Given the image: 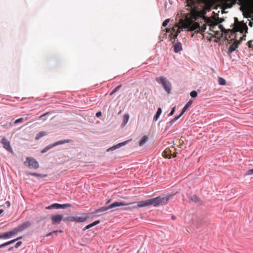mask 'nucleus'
<instances>
[{
    "mask_svg": "<svg viewBox=\"0 0 253 253\" xmlns=\"http://www.w3.org/2000/svg\"><path fill=\"white\" fill-rule=\"evenodd\" d=\"M22 236H20V237H18L16 239H15L14 240H12V241H14V243L16 241L19 240V239H22Z\"/></svg>",
    "mask_w": 253,
    "mask_h": 253,
    "instance_id": "obj_47",
    "label": "nucleus"
},
{
    "mask_svg": "<svg viewBox=\"0 0 253 253\" xmlns=\"http://www.w3.org/2000/svg\"><path fill=\"white\" fill-rule=\"evenodd\" d=\"M177 35H175L174 36V39H176V38H177Z\"/></svg>",
    "mask_w": 253,
    "mask_h": 253,
    "instance_id": "obj_56",
    "label": "nucleus"
},
{
    "mask_svg": "<svg viewBox=\"0 0 253 253\" xmlns=\"http://www.w3.org/2000/svg\"><path fill=\"white\" fill-rule=\"evenodd\" d=\"M130 141H131V139L130 140H126V141H125L124 142H121V143H119L112 147H111L109 148H108L107 149V152H109L110 151H113V150H116L118 148H120L122 146H125V145H126V144L128 143V142H129Z\"/></svg>",
    "mask_w": 253,
    "mask_h": 253,
    "instance_id": "obj_10",
    "label": "nucleus"
},
{
    "mask_svg": "<svg viewBox=\"0 0 253 253\" xmlns=\"http://www.w3.org/2000/svg\"><path fill=\"white\" fill-rule=\"evenodd\" d=\"M190 95L192 98H195L197 96L198 93L196 91L193 90L191 91V92L190 93Z\"/></svg>",
    "mask_w": 253,
    "mask_h": 253,
    "instance_id": "obj_31",
    "label": "nucleus"
},
{
    "mask_svg": "<svg viewBox=\"0 0 253 253\" xmlns=\"http://www.w3.org/2000/svg\"><path fill=\"white\" fill-rule=\"evenodd\" d=\"M162 112V109L161 108H158L156 113L161 115Z\"/></svg>",
    "mask_w": 253,
    "mask_h": 253,
    "instance_id": "obj_42",
    "label": "nucleus"
},
{
    "mask_svg": "<svg viewBox=\"0 0 253 253\" xmlns=\"http://www.w3.org/2000/svg\"><path fill=\"white\" fill-rule=\"evenodd\" d=\"M63 216L61 214H56L52 215L51 217L52 223L53 224H58L62 221Z\"/></svg>",
    "mask_w": 253,
    "mask_h": 253,
    "instance_id": "obj_8",
    "label": "nucleus"
},
{
    "mask_svg": "<svg viewBox=\"0 0 253 253\" xmlns=\"http://www.w3.org/2000/svg\"><path fill=\"white\" fill-rule=\"evenodd\" d=\"M5 237H6L5 234H4V233H3L2 234H0V239H6L5 238Z\"/></svg>",
    "mask_w": 253,
    "mask_h": 253,
    "instance_id": "obj_43",
    "label": "nucleus"
},
{
    "mask_svg": "<svg viewBox=\"0 0 253 253\" xmlns=\"http://www.w3.org/2000/svg\"><path fill=\"white\" fill-rule=\"evenodd\" d=\"M71 142V140L70 139H66V140H61L56 142H55L54 143L52 144H50L47 146H46L47 148H48V150L50 149L51 148L57 146L59 145H62L66 143H70Z\"/></svg>",
    "mask_w": 253,
    "mask_h": 253,
    "instance_id": "obj_7",
    "label": "nucleus"
},
{
    "mask_svg": "<svg viewBox=\"0 0 253 253\" xmlns=\"http://www.w3.org/2000/svg\"><path fill=\"white\" fill-rule=\"evenodd\" d=\"M0 143L5 149L12 154L13 153V150L10 146V142L7 138L5 137L2 138L0 141Z\"/></svg>",
    "mask_w": 253,
    "mask_h": 253,
    "instance_id": "obj_5",
    "label": "nucleus"
},
{
    "mask_svg": "<svg viewBox=\"0 0 253 253\" xmlns=\"http://www.w3.org/2000/svg\"><path fill=\"white\" fill-rule=\"evenodd\" d=\"M29 174L32 175V176L38 177H44L46 176V175L42 174L41 173H38L36 172H29Z\"/></svg>",
    "mask_w": 253,
    "mask_h": 253,
    "instance_id": "obj_23",
    "label": "nucleus"
},
{
    "mask_svg": "<svg viewBox=\"0 0 253 253\" xmlns=\"http://www.w3.org/2000/svg\"><path fill=\"white\" fill-rule=\"evenodd\" d=\"M237 47H238V44L235 42L233 43L230 46V47L228 49V52L229 53L233 52V51H234L236 50V49Z\"/></svg>",
    "mask_w": 253,
    "mask_h": 253,
    "instance_id": "obj_19",
    "label": "nucleus"
},
{
    "mask_svg": "<svg viewBox=\"0 0 253 253\" xmlns=\"http://www.w3.org/2000/svg\"><path fill=\"white\" fill-rule=\"evenodd\" d=\"M22 242L21 241L18 242L14 246L15 248H18L22 245Z\"/></svg>",
    "mask_w": 253,
    "mask_h": 253,
    "instance_id": "obj_39",
    "label": "nucleus"
},
{
    "mask_svg": "<svg viewBox=\"0 0 253 253\" xmlns=\"http://www.w3.org/2000/svg\"><path fill=\"white\" fill-rule=\"evenodd\" d=\"M173 124V123L171 120L169 122L167 123L165 131H167V130H168L172 126Z\"/></svg>",
    "mask_w": 253,
    "mask_h": 253,
    "instance_id": "obj_28",
    "label": "nucleus"
},
{
    "mask_svg": "<svg viewBox=\"0 0 253 253\" xmlns=\"http://www.w3.org/2000/svg\"><path fill=\"white\" fill-rule=\"evenodd\" d=\"M243 40H245V38H244V36H243L242 37H241V38H240V41H243Z\"/></svg>",
    "mask_w": 253,
    "mask_h": 253,
    "instance_id": "obj_52",
    "label": "nucleus"
},
{
    "mask_svg": "<svg viewBox=\"0 0 253 253\" xmlns=\"http://www.w3.org/2000/svg\"><path fill=\"white\" fill-rule=\"evenodd\" d=\"M47 134V133L45 131H40L39 133L37 134L35 136V139L38 140L40 139L42 137L46 136Z\"/></svg>",
    "mask_w": 253,
    "mask_h": 253,
    "instance_id": "obj_18",
    "label": "nucleus"
},
{
    "mask_svg": "<svg viewBox=\"0 0 253 253\" xmlns=\"http://www.w3.org/2000/svg\"><path fill=\"white\" fill-rule=\"evenodd\" d=\"M121 86H122L121 84H120V85L117 86L115 88H114L113 89V90L112 91V92H111V93H110V95H112L113 93H114L115 92L117 91L121 87Z\"/></svg>",
    "mask_w": 253,
    "mask_h": 253,
    "instance_id": "obj_30",
    "label": "nucleus"
},
{
    "mask_svg": "<svg viewBox=\"0 0 253 253\" xmlns=\"http://www.w3.org/2000/svg\"><path fill=\"white\" fill-rule=\"evenodd\" d=\"M160 116V115H159L156 113V114L155 115L154 117H153V121H155V122L157 121L159 119Z\"/></svg>",
    "mask_w": 253,
    "mask_h": 253,
    "instance_id": "obj_35",
    "label": "nucleus"
},
{
    "mask_svg": "<svg viewBox=\"0 0 253 253\" xmlns=\"http://www.w3.org/2000/svg\"><path fill=\"white\" fill-rule=\"evenodd\" d=\"M84 216H68L64 220L65 221H75L76 222H84L86 220V219L89 217V216L86 214H84Z\"/></svg>",
    "mask_w": 253,
    "mask_h": 253,
    "instance_id": "obj_4",
    "label": "nucleus"
},
{
    "mask_svg": "<svg viewBox=\"0 0 253 253\" xmlns=\"http://www.w3.org/2000/svg\"><path fill=\"white\" fill-rule=\"evenodd\" d=\"M218 82L219 84L221 85H225L226 84V81L222 78L219 77L218 79Z\"/></svg>",
    "mask_w": 253,
    "mask_h": 253,
    "instance_id": "obj_26",
    "label": "nucleus"
},
{
    "mask_svg": "<svg viewBox=\"0 0 253 253\" xmlns=\"http://www.w3.org/2000/svg\"><path fill=\"white\" fill-rule=\"evenodd\" d=\"M24 165L30 169H36L39 168V164L38 161L32 157H28L26 158Z\"/></svg>",
    "mask_w": 253,
    "mask_h": 253,
    "instance_id": "obj_3",
    "label": "nucleus"
},
{
    "mask_svg": "<svg viewBox=\"0 0 253 253\" xmlns=\"http://www.w3.org/2000/svg\"><path fill=\"white\" fill-rule=\"evenodd\" d=\"M149 206H150L148 199L144 201H140L137 203V207L138 208H143Z\"/></svg>",
    "mask_w": 253,
    "mask_h": 253,
    "instance_id": "obj_13",
    "label": "nucleus"
},
{
    "mask_svg": "<svg viewBox=\"0 0 253 253\" xmlns=\"http://www.w3.org/2000/svg\"><path fill=\"white\" fill-rule=\"evenodd\" d=\"M59 204L58 203H54L51 204V205L46 207V209L51 210V209H59Z\"/></svg>",
    "mask_w": 253,
    "mask_h": 253,
    "instance_id": "obj_20",
    "label": "nucleus"
},
{
    "mask_svg": "<svg viewBox=\"0 0 253 253\" xmlns=\"http://www.w3.org/2000/svg\"><path fill=\"white\" fill-rule=\"evenodd\" d=\"M23 120L24 119L22 118H19L15 121L14 124H18L21 123L23 121Z\"/></svg>",
    "mask_w": 253,
    "mask_h": 253,
    "instance_id": "obj_37",
    "label": "nucleus"
},
{
    "mask_svg": "<svg viewBox=\"0 0 253 253\" xmlns=\"http://www.w3.org/2000/svg\"><path fill=\"white\" fill-rule=\"evenodd\" d=\"M102 115V113L101 112H98L96 113V116L97 117H99Z\"/></svg>",
    "mask_w": 253,
    "mask_h": 253,
    "instance_id": "obj_45",
    "label": "nucleus"
},
{
    "mask_svg": "<svg viewBox=\"0 0 253 253\" xmlns=\"http://www.w3.org/2000/svg\"><path fill=\"white\" fill-rule=\"evenodd\" d=\"M14 248V247H10V248H9L8 251H9V252L12 251L13 250Z\"/></svg>",
    "mask_w": 253,
    "mask_h": 253,
    "instance_id": "obj_50",
    "label": "nucleus"
},
{
    "mask_svg": "<svg viewBox=\"0 0 253 253\" xmlns=\"http://www.w3.org/2000/svg\"><path fill=\"white\" fill-rule=\"evenodd\" d=\"M169 19H166L163 22V24H162V26L163 27H166L168 23H169Z\"/></svg>",
    "mask_w": 253,
    "mask_h": 253,
    "instance_id": "obj_34",
    "label": "nucleus"
},
{
    "mask_svg": "<svg viewBox=\"0 0 253 253\" xmlns=\"http://www.w3.org/2000/svg\"><path fill=\"white\" fill-rule=\"evenodd\" d=\"M48 114H49V113H46L42 114L39 117V120H41L43 122L46 121L47 119L46 116L48 115Z\"/></svg>",
    "mask_w": 253,
    "mask_h": 253,
    "instance_id": "obj_29",
    "label": "nucleus"
},
{
    "mask_svg": "<svg viewBox=\"0 0 253 253\" xmlns=\"http://www.w3.org/2000/svg\"><path fill=\"white\" fill-rule=\"evenodd\" d=\"M175 218H176V217L174 215H172L171 216V219H172L174 220V219H175Z\"/></svg>",
    "mask_w": 253,
    "mask_h": 253,
    "instance_id": "obj_53",
    "label": "nucleus"
},
{
    "mask_svg": "<svg viewBox=\"0 0 253 253\" xmlns=\"http://www.w3.org/2000/svg\"><path fill=\"white\" fill-rule=\"evenodd\" d=\"M100 222V221L99 220L94 221L92 223H91L93 226H94L96 225L97 224H99Z\"/></svg>",
    "mask_w": 253,
    "mask_h": 253,
    "instance_id": "obj_40",
    "label": "nucleus"
},
{
    "mask_svg": "<svg viewBox=\"0 0 253 253\" xmlns=\"http://www.w3.org/2000/svg\"><path fill=\"white\" fill-rule=\"evenodd\" d=\"M182 114L180 113L178 115L175 116L173 119L171 121L174 123L176 122L178 119H179L182 116Z\"/></svg>",
    "mask_w": 253,
    "mask_h": 253,
    "instance_id": "obj_32",
    "label": "nucleus"
},
{
    "mask_svg": "<svg viewBox=\"0 0 253 253\" xmlns=\"http://www.w3.org/2000/svg\"><path fill=\"white\" fill-rule=\"evenodd\" d=\"M129 118V116L128 114H124L123 116V122L122 125L123 126H125L128 122Z\"/></svg>",
    "mask_w": 253,
    "mask_h": 253,
    "instance_id": "obj_21",
    "label": "nucleus"
},
{
    "mask_svg": "<svg viewBox=\"0 0 253 253\" xmlns=\"http://www.w3.org/2000/svg\"><path fill=\"white\" fill-rule=\"evenodd\" d=\"M175 107H174L171 110V111L170 112V113L169 114V116H171L172 115H173V114L174 113V112H175Z\"/></svg>",
    "mask_w": 253,
    "mask_h": 253,
    "instance_id": "obj_38",
    "label": "nucleus"
},
{
    "mask_svg": "<svg viewBox=\"0 0 253 253\" xmlns=\"http://www.w3.org/2000/svg\"><path fill=\"white\" fill-rule=\"evenodd\" d=\"M129 204H126V203H125L124 202H115L112 203L111 204H110L109 206H108V207H109V209H112L118 207L122 206H126V205H128Z\"/></svg>",
    "mask_w": 253,
    "mask_h": 253,
    "instance_id": "obj_11",
    "label": "nucleus"
},
{
    "mask_svg": "<svg viewBox=\"0 0 253 253\" xmlns=\"http://www.w3.org/2000/svg\"><path fill=\"white\" fill-rule=\"evenodd\" d=\"M249 2L252 5H253V0H249Z\"/></svg>",
    "mask_w": 253,
    "mask_h": 253,
    "instance_id": "obj_51",
    "label": "nucleus"
},
{
    "mask_svg": "<svg viewBox=\"0 0 253 253\" xmlns=\"http://www.w3.org/2000/svg\"><path fill=\"white\" fill-rule=\"evenodd\" d=\"M18 233V231H17L16 228H14L12 230L10 231L9 232H4L6 239L10 238L13 235Z\"/></svg>",
    "mask_w": 253,
    "mask_h": 253,
    "instance_id": "obj_14",
    "label": "nucleus"
},
{
    "mask_svg": "<svg viewBox=\"0 0 253 253\" xmlns=\"http://www.w3.org/2000/svg\"><path fill=\"white\" fill-rule=\"evenodd\" d=\"M109 210L108 206L107 207H102L97 210H96L93 212V214L104 212L106 211L107 210Z\"/></svg>",
    "mask_w": 253,
    "mask_h": 253,
    "instance_id": "obj_16",
    "label": "nucleus"
},
{
    "mask_svg": "<svg viewBox=\"0 0 253 253\" xmlns=\"http://www.w3.org/2000/svg\"><path fill=\"white\" fill-rule=\"evenodd\" d=\"M3 212V210L0 209V214H1Z\"/></svg>",
    "mask_w": 253,
    "mask_h": 253,
    "instance_id": "obj_54",
    "label": "nucleus"
},
{
    "mask_svg": "<svg viewBox=\"0 0 253 253\" xmlns=\"http://www.w3.org/2000/svg\"><path fill=\"white\" fill-rule=\"evenodd\" d=\"M252 41H251L248 42V46H249V47H253V45H252Z\"/></svg>",
    "mask_w": 253,
    "mask_h": 253,
    "instance_id": "obj_46",
    "label": "nucleus"
},
{
    "mask_svg": "<svg viewBox=\"0 0 253 253\" xmlns=\"http://www.w3.org/2000/svg\"><path fill=\"white\" fill-rule=\"evenodd\" d=\"M234 20H235V22H237V21H238V18H236V17H235V18H234Z\"/></svg>",
    "mask_w": 253,
    "mask_h": 253,
    "instance_id": "obj_55",
    "label": "nucleus"
},
{
    "mask_svg": "<svg viewBox=\"0 0 253 253\" xmlns=\"http://www.w3.org/2000/svg\"><path fill=\"white\" fill-rule=\"evenodd\" d=\"M182 50V44L180 42L177 41L174 45H173V51L175 53L180 52Z\"/></svg>",
    "mask_w": 253,
    "mask_h": 253,
    "instance_id": "obj_12",
    "label": "nucleus"
},
{
    "mask_svg": "<svg viewBox=\"0 0 253 253\" xmlns=\"http://www.w3.org/2000/svg\"><path fill=\"white\" fill-rule=\"evenodd\" d=\"M249 26L251 27H252L253 26V22L250 21L249 23Z\"/></svg>",
    "mask_w": 253,
    "mask_h": 253,
    "instance_id": "obj_48",
    "label": "nucleus"
},
{
    "mask_svg": "<svg viewBox=\"0 0 253 253\" xmlns=\"http://www.w3.org/2000/svg\"><path fill=\"white\" fill-rule=\"evenodd\" d=\"M219 28H222V25H219Z\"/></svg>",
    "mask_w": 253,
    "mask_h": 253,
    "instance_id": "obj_58",
    "label": "nucleus"
},
{
    "mask_svg": "<svg viewBox=\"0 0 253 253\" xmlns=\"http://www.w3.org/2000/svg\"><path fill=\"white\" fill-rule=\"evenodd\" d=\"M192 103H193V101L191 100H189L188 102H187V103L185 105V106L182 108L180 113L182 114V115H183L186 112V111L188 109V108L192 105Z\"/></svg>",
    "mask_w": 253,
    "mask_h": 253,
    "instance_id": "obj_17",
    "label": "nucleus"
},
{
    "mask_svg": "<svg viewBox=\"0 0 253 253\" xmlns=\"http://www.w3.org/2000/svg\"><path fill=\"white\" fill-rule=\"evenodd\" d=\"M14 243V241H9L8 242H7L6 243H4L2 244H1L0 245V248H3V247H5L8 245H10Z\"/></svg>",
    "mask_w": 253,
    "mask_h": 253,
    "instance_id": "obj_27",
    "label": "nucleus"
},
{
    "mask_svg": "<svg viewBox=\"0 0 253 253\" xmlns=\"http://www.w3.org/2000/svg\"><path fill=\"white\" fill-rule=\"evenodd\" d=\"M58 232H62V231L61 230H55V231H53V232H49L46 234H45V235H44L43 237H49V236H50L53 234H56L57 235V233Z\"/></svg>",
    "mask_w": 253,
    "mask_h": 253,
    "instance_id": "obj_25",
    "label": "nucleus"
},
{
    "mask_svg": "<svg viewBox=\"0 0 253 253\" xmlns=\"http://www.w3.org/2000/svg\"><path fill=\"white\" fill-rule=\"evenodd\" d=\"M110 200H111L110 199V200H109L108 201H107L106 202V204H108V203H109L110 202Z\"/></svg>",
    "mask_w": 253,
    "mask_h": 253,
    "instance_id": "obj_57",
    "label": "nucleus"
},
{
    "mask_svg": "<svg viewBox=\"0 0 253 253\" xmlns=\"http://www.w3.org/2000/svg\"><path fill=\"white\" fill-rule=\"evenodd\" d=\"M189 200L194 203H200V204H202V201H201L200 198L196 195H193L189 197Z\"/></svg>",
    "mask_w": 253,
    "mask_h": 253,
    "instance_id": "obj_15",
    "label": "nucleus"
},
{
    "mask_svg": "<svg viewBox=\"0 0 253 253\" xmlns=\"http://www.w3.org/2000/svg\"><path fill=\"white\" fill-rule=\"evenodd\" d=\"M243 28H244V29H243L242 31V33H243L244 32V30H246L247 31L248 30V27L247 26V25L246 24H245L243 26Z\"/></svg>",
    "mask_w": 253,
    "mask_h": 253,
    "instance_id": "obj_44",
    "label": "nucleus"
},
{
    "mask_svg": "<svg viewBox=\"0 0 253 253\" xmlns=\"http://www.w3.org/2000/svg\"><path fill=\"white\" fill-rule=\"evenodd\" d=\"M5 204L8 207H9L10 206V203L9 201H6L5 202Z\"/></svg>",
    "mask_w": 253,
    "mask_h": 253,
    "instance_id": "obj_49",
    "label": "nucleus"
},
{
    "mask_svg": "<svg viewBox=\"0 0 253 253\" xmlns=\"http://www.w3.org/2000/svg\"><path fill=\"white\" fill-rule=\"evenodd\" d=\"M48 150V148H47V147L46 146L42 150H41V152L42 153H44L46 152H47Z\"/></svg>",
    "mask_w": 253,
    "mask_h": 253,
    "instance_id": "obj_41",
    "label": "nucleus"
},
{
    "mask_svg": "<svg viewBox=\"0 0 253 253\" xmlns=\"http://www.w3.org/2000/svg\"><path fill=\"white\" fill-rule=\"evenodd\" d=\"M186 6L189 11H192L196 8L197 1L196 0H186Z\"/></svg>",
    "mask_w": 253,
    "mask_h": 253,
    "instance_id": "obj_6",
    "label": "nucleus"
},
{
    "mask_svg": "<svg viewBox=\"0 0 253 253\" xmlns=\"http://www.w3.org/2000/svg\"><path fill=\"white\" fill-rule=\"evenodd\" d=\"M93 227V226H92V224L90 223V224L85 226L84 227V228L83 229V230L84 231V230L88 229H89V228H90L91 227Z\"/></svg>",
    "mask_w": 253,
    "mask_h": 253,
    "instance_id": "obj_36",
    "label": "nucleus"
},
{
    "mask_svg": "<svg viewBox=\"0 0 253 253\" xmlns=\"http://www.w3.org/2000/svg\"><path fill=\"white\" fill-rule=\"evenodd\" d=\"M156 82L161 84L164 87L165 91L169 94L170 93L172 86L170 82L166 78L163 76H161L156 78Z\"/></svg>",
    "mask_w": 253,
    "mask_h": 253,
    "instance_id": "obj_2",
    "label": "nucleus"
},
{
    "mask_svg": "<svg viewBox=\"0 0 253 253\" xmlns=\"http://www.w3.org/2000/svg\"><path fill=\"white\" fill-rule=\"evenodd\" d=\"M232 5H230V6H228V8H231V7H232Z\"/></svg>",
    "mask_w": 253,
    "mask_h": 253,
    "instance_id": "obj_59",
    "label": "nucleus"
},
{
    "mask_svg": "<svg viewBox=\"0 0 253 253\" xmlns=\"http://www.w3.org/2000/svg\"><path fill=\"white\" fill-rule=\"evenodd\" d=\"M59 209H65L66 208H69L71 207V204L69 203L64 204H59Z\"/></svg>",
    "mask_w": 253,
    "mask_h": 253,
    "instance_id": "obj_24",
    "label": "nucleus"
},
{
    "mask_svg": "<svg viewBox=\"0 0 253 253\" xmlns=\"http://www.w3.org/2000/svg\"><path fill=\"white\" fill-rule=\"evenodd\" d=\"M172 194L167 195L165 197L157 196L155 198L148 199L149 206L154 207H158L168 203Z\"/></svg>",
    "mask_w": 253,
    "mask_h": 253,
    "instance_id": "obj_1",
    "label": "nucleus"
},
{
    "mask_svg": "<svg viewBox=\"0 0 253 253\" xmlns=\"http://www.w3.org/2000/svg\"><path fill=\"white\" fill-rule=\"evenodd\" d=\"M148 139V136L146 135H144L142 136V137L141 138V139L139 141V145L142 146L144 143L146 142Z\"/></svg>",
    "mask_w": 253,
    "mask_h": 253,
    "instance_id": "obj_22",
    "label": "nucleus"
},
{
    "mask_svg": "<svg viewBox=\"0 0 253 253\" xmlns=\"http://www.w3.org/2000/svg\"><path fill=\"white\" fill-rule=\"evenodd\" d=\"M246 175H253V169L248 170L246 172Z\"/></svg>",
    "mask_w": 253,
    "mask_h": 253,
    "instance_id": "obj_33",
    "label": "nucleus"
},
{
    "mask_svg": "<svg viewBox=\"0 0 253 253\" xmlns=\"http://www.w3.org/2000/svg\"><path fill=\"white\" fill-rule=\"evenodd\" d=\"M31 225V223L30 221H26L23 222L22 224L19 225L15 228L18 232H19L24 230L26 228L29 227Z\"/></svg>",
    "mask_w": 253,
    "mask_h": 253,
    "instance_id": "obj_9",
    "label": "nucleus"
},
{
    "mask_svg": "<svg viewBox=\"0 0 253 253\" xmlns=\"http://www.w3.org/2000/svg\"><path fill=\"white\" fill-rule=\"evenodd\" d=\"M252 20H253V18H252Z\"/></svg>",
    "mask_w": 253,
    "mask_h": 253,
    "instance_id": "obj_60",
    "label": "nucleus"
}]
</instances>
